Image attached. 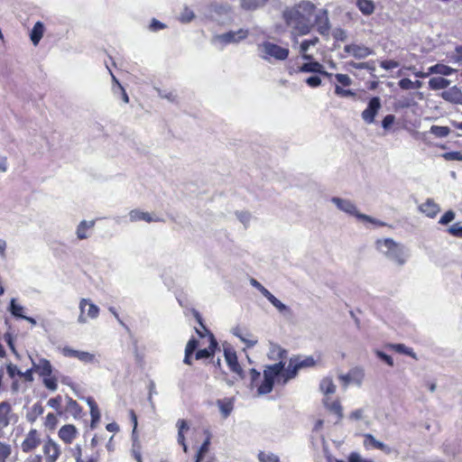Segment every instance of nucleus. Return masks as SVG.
<instances>
[{"mask_svg": "<svg viewBox=\"0 0 462 462\" xmlns=\"http://www.w3.org/2000/svg\"><path fill=\"white\" fill-rule=\"evenodd\" d=\"M456 214L453 210H448L439 220V224L440 225H448L451 221L455 219Z\"/></svg>", "mask_w": 462, "mask_h": 462, "instance_id": "obj_55", "label": "nucleus"}, {"mask_svg": "<svg viewBox=\"0 0 462 462\" xmlns=\"http://www.w3.org/2000/svg\"><path fill=\"white\" fill-rule=\"evenodd\" d=\"M12 453V447L10 444L2 442L0 440V462H5Z\"/></svg>", "mask_w": 462, "mask_h": 462, "instance_id": "obj_46", "label": "nucleus"}, {"mask_svg": "<svg viewBox=\"0 0 462 462\" xmlns=\"http://www.w3.org/2000/svg\"><path fill=\"white\" fill-rule=\"evenodd\" d=\"M61 353L64 356L78 358L85 364H93L97 362L95 355L87 351L75 350L69 346H64L61 349Z\"/></svg>", "mask_w": 462, "mask_h": 462, "instance_id": "obj_10", "label": "nucleus"}, {"mask_svg": "<svg viewBox=\"0 0 462 462\" xmlns=\"http://www.w3.org/2000/svg\"><path fill=\"white\" fill-rule=\"evenodd\" d=\"M335 93L338 97H352L356 96V92L351 89H344L340 86L336 85L335 86Z\"/></svg>", "mask_w": 462, "mask_h": 462, "instance_id": "obj_54", "label": "nucleus"}, {"mask_svg": "<svg viewBox=\"0 0 462 462\" xmlns=\"http://www.w3.org/2000/svg\"><path fill=\"white\" fill-rule=\"evenodd\" d=\"M316 5L309 0H301L282 12V19L291 30L300 35L309 34L313 28V15Z\"/></svg>", "mask_w": 462, "mask_h": 462, "instance_id": "obj_1", "label": "nucleus"}, {"mask_svg": "<svg viewBox=\"0 0 462 462\" xmlns=\"http://www.w3.org/2000/svg\"><path fill=\"white\" fill-rule=\"evenodd\" d=\"M356 7L364 15L372 14L375 9L372 0H356Z\"/></svg>", "mask_w": 462, "mask_h": 462, "instance_id": "obj_29", "label": "nucleus"}, {"mask_svg": "<svg viewBox=\"0 0 462 462\" xmlns=\"http://www.w3.org/2000/svg\"><path fill=\"white\" fill-rule=\"evenodd\" d=\"M205 434L207 435V438L203 441L201 446L199 447V448L195 456V462H200L203 459L204 454L207 453L208 450V448L210 445L211 434L208 430H205Z\"/></svg>", "mask_w": 462, "mask_h": 462, "instance_id": "obj_34", "label": "nucleus"}, {"mask_svg": "<svg viewBox=\"0 0 462 462\" xmlns=\"http://www.w3.org/2000/svg\"><path fill=\"white\" fill-rule=\"evenodd\" d=\"M430 132L437 137L443 138L448 135L450 129L448 126L432 125Z\"/></svg>", "mask_w": 462, "mask_h": 462, "instance_id": "obj_44", "label": "nucleus"}, {"mask_svg": "<svg viewBox=\"0 0 462 462\" xmlns=\"http://www.w3.org/2000/svg\"><path fill=\"white\" fill-rule=\"evenodd\" d=\"M167 27V25L159 20L153 18L149 25V29L152 32H158L160 30H163Z\"/></svg>", "mask_w": 462, "mask_h": 462, "instance_id": "obj_60", "label": "nucleus"}, {"mask_svg": "<svg viewBox=\"0 0 462 462\" xmlns=\"http://www.w3.org/2000/svg\"><path fill=\"white\" fill-rule=\"evenodd\" d=\"M390 347L399 354H403L417 360L418 356L412 348L406 346L404 344H392Z\"/></svg>", "mask_w": 462, "mask_h": 462, "instance_id": "obj_36", "label": "nucleus"}, {"mask_svg": "<svg viewBox=\"0 0 462 462\" xmlns=\"http://www.w3.org/2000/svg\"><path fill=\"white\" fill-rule=\"evenodd\" d=\"M271 354L275 356L280 361L276 364L267 365L263 370V377L274 382L275 379L282 377V373L285 369V362L283 360L287 357L288 352L280 346H273Z\"/></svg>", "mask_w": 462, "mask_h": 462, "instance_id": "obj_5", "label": "nucleus"}, {"mask_svg": "<svg viewBox=\"0 0 462 462\" xmlns=\"http://www.w3.org/2000/svg\"><path fill=\"white\" fill-rule=\"evenodd\" d=\"M129 219L131 222L145 221L147 223L160 221V218H154L150 213L140 209H133L129 212Z\"/></svg>", "mask_w": 462, "mask_h": 462, "instance_id": "obj_20", "label": "nucleus"}, {"mask_svg": "<svg viewBox=\"0 0 462 462\" xmlns=\"http://www.w3.org/2000/svg\"><path fill=\"white\" fill-rule=\"evenodd\" d=\"M462 92L457 86L451 87L441 93V97L448 102L458 104Z\"/></svg>", "mask_w": 462, "mask_h": 462, "instance_id": "obj_22", "label": "nucleus"}, {"mask_svg": "<svg viewBox=\"0 0 462 462\" xmlns=\"http://www.w3.org/2000/svg\"><path fill=\"white\" fill-rule=\"evenodd\" d=\"M32 363L34 368V371L39 374L40 376H47L51 375L52 374V365L51 362L46 358H40L38 363H35L32 359Z\"/></svg>", "mask_w": 462, "mask_h": 462, "instance_id": "obj_17", "label": "nucleus"}, {"mask_svg": "<svg viewBox=\"0 0 462 462\" xmlns=\"http://www.w3.org/2000/svg\"><path fill=\"white\" fill-rule=\"evenodd\" d=\"M194 18H195L194 12L190 8H189L188 6L185 5L183 7L182 11L180 12L178 19L181 23H189L191 21H193Z\"/></svg>", "mask_w": 462, "mask_h": 462, "instance_id": "obj_43", "label": "nucleus"}, {"mask_svg": "<svg viewBox=\"0 0 462 462\" xmlns=\"http://www.w3.org/2000/svg\"><path fill=\"white\" fill-rule=\"evenodd\" d=\"M450 80L442 77H434L429 80V87L432 90H439L448 88Z\"/></svg>", "mask_w": 462, "mask_h": 462, "instance_id": "obj_27", "label": "nucleus"}, {"mask_svg": "<svg viewBox=\"0 0 462 462\" xmlns=\"http://www.w3.org/2000/svg\"><path fill=\"white\" fill-rule=\"evenodd\" d=\"M44 411L42 405L40 402H36L32 405L31 411L26 415V419L30 422H34L36 419L41 416Z\"/></svg>", "mask_w": 462, "mask_h": 462, "instance_id": "obj_38", "label": "nucleus"}, {"mask_svg": "<svg viewBox=\"0 0 462 462\" xmlns=\"http://www.w3.org/2000/svg\"><path fill=\"white\" fill-rule=\"evenodd\" d=\"M319 42V39L318 37L302 41L300 45V52H307L311 46H315Z\"/></svg>", "mask_w": 462, "mask_h": 462, "instance_id": "obj_50", "label": "nucleus"}, {"mask_svg": "<svg viewBox=\"0 0 462 462\" xmlns=\"http://www.w3.org/2000/svg\"><path fill=\"white\" fill-rule=\"evenodd\" d=\"M217 404L224 418H227L234 409L233 402L230 399L217 400Z\"/></svg>", "mask_w": 462, "mask_h": 462, "instance_id": "obj_32", "label": "nucleus"}, {"mask_svg": "<svg viewBox=\"0 0 462 462\" xmlns=\"http://www.w3.org/2000/svg\"><path fill=\"white\" fill-rule=\"evenodd\" d=\"M156 91L160 97L165 98L171 103H175L177 101V95L171 90H165L161 88H156Z\"/></svg>", "mask_w": 462, "mask_h": 462, "instance_id": "obj_48", "label": "nucleus"}, {"mask_svg": "<svg viewBox=\"0 0 462 462\" xmlns=\"http://www.w3.org/2000/svg\"><path fill=\"white\" fill-rule=\"evenodd\" d=\"M291 358L294 360L300 369L312 367L316 365V360L312 356L305 357L300 356H293Z\"/></svg>", "mask_w": 462, "mask_h": 462, "instance_id": "obj_31", "label": "nucleus"}, {"mask_svg": "<svg viewBox=\"0 0 462 462\" xmlns=\"http://www.w3.org/2000/svg\"><path fill=\"white\" fill-rule=\"evenodd\" d=\"M42 451L46 456L47 462H55L60 455L59 445L51 438L45 441Z\"/></svg>", "mask_w": 462, "mask_h": 462, "instance_id": "obj_11", "label": "nucleus"}, {"mask_svg": "<svg viewBox=\"0 0 462 462\" xmlns=\"http://www.w3.org/2000/svg\"><path fill=\"white\" fill-rule=\"evenodd\" d=\"M95 226V220H82L77 226L76 235L79 240L87 239L88 237V230Z\"/></svg>", "mask_w": 462, "mask_h": 462, "instance_id": "obj_26", "label": "nucleus"}, {"mask_svg": "<svg viewBox=\"0 0 462 462\" xmlns=\"http://www.w3.org/2000/svg\"><path fill=\"white\" fill-rule=\"evenodd\" d=\"M330 201L342 212L350 216L356 217L358 220L366 221L376 226H383L385 224L378 219H375L368 215L360 213L357 210L356 204L350 199H342L339 197H332Z\"/></svg>", "mask_w": 462, "mask_h": 462, "instance_id": "obj_3", "label": "nucleus"}, {"mask_svg": "<svg viewBox=\"0 0 462 462\" xmlns=\"http://www.w3.org/2000/svg\"><path fill=\"white\" fill-rule=\"evenodd\" d=\"M12 407L8 402H0V428H6L11 421Z\"/></svg>", "mask_w": 462, "mask_h": 462, "instance_id": "obj_18", "label": "nucleus"}, {"mask_svg": "<svg viewBox=\"0 0 462 462\" xmlns=\"http://www.w3.org/2000/svg\"><path fill=\"white\" fill-rule=\"evenodd\" d=\"M225 360L230 371L235 374L239 379H244L245 374L240 365L236 352L234 347L227 342L222 344Z\"/></svg>", "mask_w": 462, "mask_h": 462, "instance_id": "obj_7", "label": "nucleus"}, {"mask_svg": "<svg viewBox=\"0 0 462 462\" xmlns=\"http://www.w3.org/2000/svg\"><path fill=\"white\" fill-rule=\"evenodd\" d=\"M382 107L381 98L379 97H373L368 101L366 108L362 112V119L365 123L371 125L374 122L375 116Z\"/></svg>", "mask_w": 462, "mask_h": 462, "instance_id": "obj_9", "label": "nucleus"}, {"mask_svg": "<svg viewBox=\"0 0 462 462\" xmlns=\"http://www.w3.org/2000/svg\"><path fill=\"white\" fill-rule=\"evenodd\" d=\"M300 368L294 360L291 357L289 365L285 369L284 373H282V383H287L291 379H293L297 376Z\"/></svg>", "mask_w": 462, "mask_h": 462, "instance_id": "obj_23", "label": "nucleus"}, {"mask_svg": "<svg viewBox=\"0 0 462 462\" xmlns=\"http://www.w3.org/2000/svg\"><path fill=\"white\" fill-rule=\"evenodd\" d=\"M319 389L324 394H332L336 392V385L329 377H325L320 381Z\"/></svg>", "mask_w": 462, "mask_h": 462, "instance_id": "obj_37", "label": "nucleus"}, {"mask_svg": "<svg viewBox=\"0 0 462 462\" xmlns=\"http://www.w3.org/2000/svg\"><path fill=\"white\" fill-rule=\"evenodd\" d=\"M274 382L271 379L263 377L262 383L258 386L257 392L259 395L270 393L273 389Z\"/></svg>", "mask_w": 462, "mask_h": 462, "instance_id": "obj_42", "label": "nucleus"}, {"mask_svg": "<svg viewBox=\"0 0 462 462\" xmlns=\"http://www.w3.org/2000/svg\"><path fill=\"white\" fill-rule=\"evenodd\" d=\"M316 26L317 32L323 37L328 38L331 29V24L327 9H319L315 14L313 27Z\"/></svg>", "mask_w": 462, "mask_h": 462, "instance_id": "obj_8", "label": "nucleus"}, {"mask_svg": "<svg viewBox=\"0 0 462 462\" xmlns=\"http://www.w3.org/2000/svg\"><path fill=\"white\" fill-rule=\"evenodd\" d=\"M375 247L387 260L399 266L404 265L409 258L408 249L392 238L377 239Z\"/></svg>", "mask_w": 462, "mask_h": 462, "instance_id": "obj_2", "label": "nucleus"}, {"mask_svg": "<svg viewBox=\"0 0 462 462\" xmlns=\"http://www.w3.org/2000/svg\"><path fill=\"white\" fill-rule=\"evenodd\" d=\"M86 402L90 409V416H91L90 428L95 429L97 423L100 420V411H99V409H98V406H97L96 401L92 397H88L86 399Z\"/></svg>", "mask_w": 462, "mask_h": 462, "instance_id": "obj_21", "label": "nucleus"}, {"mask_svg": "<svg viewBox=\"0 0 462 462\" xmlns=\"http://www.w3.org/2000/svg\"><path fill=\"white\" fill-rule=\"evenodd\" d=\"M344 51L354 56L356 59H365L372 54L374 51L365 45L347 44L344 47Z\"/></svg>", "mask_w": 462, "mask_h": 462, "instance_id": "obj_12", "label": "nucleus"}, {"mask_svg": "<svg viewBox=\"0 0 462 462\" xmlns=\"http://www.w3.org/2000/svg\"><path fill=\"white\" fill-rule=\"evenodd\" d=\"M249 35V30L241 28L237 31H228L225 33L216 34L213 36L211 42L213 44L219 43L221 48L228 44H236L245 40Z\"/></svg>", "mask_w": 462, "mask_h": 462, "instance_id": "obj_6", "label": "nucleus"}, {"mask_svg": "<svg viewBox=\"0 0 462 462\" xmlns=\"http://www.w3.org/2000/svg\"><path fill=\"white\" fill-rule=\"evenodd\" d=\"M374 353L379 359H381L383 362H384L389 366L393 367L394 365L393 359L391 356L387 355L386 353H384L382 350H375Z\"/></svg>", "mask_w": 462, "mask_h": 462, "instance_id": "obj_53", "label": "nucleus"}, {"mask_svg": "<svg viewBox=\"0 0 462 462\" xmlns=\"http://www.w3.org/2000/svg\"><path fill=\"white\" fill-rule=\"evenodd\" d=\"M419 210L426 217L434 218L440 211V208L432 199H427L424 203L419 206Z\"/></svg>", "mask_w": 462, "mask_h": 462, "instance_id": "obj_15", "label": "nucleus"}, {"mask_svg": "<svg viewBox=\"0 0 462 462\" xmlns=\"http://www.w3.org/2000/svg\"><path fill=\"white\" fill-rule=\"evenodd\" d=\"M325 407L330 411L337 415V420L336 423H337L339 420L343 418V408L340 404L339 401H334L332 402H328V400L324 401Z\"/></svg>", "mask_w": 462, "mask_h": 462, "instance_id": "obj_30", "label": "nucleus"}, {"mask_svg": "<svg viewBox=\"0 0 462 462\" xmlns=\"http://www.w3.org/2000/svg\"><path fill=\"white\" fill-rule=\"evenodd\" d=\"M42 382L45 387L52 392L58 388L57 379L51 375L43 376Z\"/></svg>", "mask_w": 462, "mask_h": 462, "instance_id": "obj_49", "label": "nucleus"}, {"mask_svg": "<svg viewBox=\"0 0 462 462\" xmlns=\"http://www.w3.org/2000/svg\"><path fill=\"white\" fill-rule=\"evenodd\" d=\"M258 459L260 462H280V458L277 455L273 453H265L263 451H260L258 453Z\"/></svg>", "mask_w": 462, "mask_h": 462, "instance_id": "obj_47", "label": "nucleus"}, {"mask_svg": "<svg viewBox=\"0 0 462 462\" xmlns=\"http://www.w3.org/2000/svg\"><path fill=\"white\" fill-rule=\"evenodd\" d=\"M456 70L449 66L445 64L438 63L431 67H430V73L432 74H439L443 76H449L453 74Z\"/></svg>", "mask_w": 462, "mask_h": 462, "instance_id": "obj_33", "label": "nucleus"}, {"mask_svg": "<svg viewBox=\"0 0 462 462\" xmlns=\"http://www.w3.org/2000/svg\"><path fill=\"white\" fill-rule=\"evenodd\" d=\"M260 51L259 56L261 59L269 61L271 59H274L279 61H283L288 59L290 50L286 47H282L276 43L265 41L258 45Z\"/></svg>", "mask_w": 462, "mask_h": 462, "instance_id": "obj_4", "label": "nucleus"}, {"mask_svg": "<svg viewBox=\"0 0 462 462\" xmlns=\"http://www.w3.org/2000/svg\"><path fill=\"white\" fill-rule=\"evenodd\" d=\"M267 0H241V6L247 11H254L264 5Z\"/></svg>", "mask_w": 462, "mask_h": 462, "instance_id": "obj_40", "label": "nucleus"}, {"mask_svg": "<svg viewBox=\"0 0 462 462\" xmlns=\"http://www.w3.org/2000/svg\"><path fill=\"white\" fill-rule=\"evenodd\" d=\"M44 24L42 22H37L34 23L32 29L30 32V39L34 46H37L42 40L44 33Z\"/></svg>", "mask_w": 462, "mask_h": 462, "instance_id": "obj_24", "label": "nucleus"}, {"mask_svg": "<svg viewBox=\"0 0 462 462\" xmlns=\"http://www.w3.org/2000/svg\"><path fill=\"white\" fill-rule=\"evenodd\" d=\"M199 344V343L197 338L191 337L186 345L185 351H187L188 353L193 354L197 350Z\"/></svg>", "mask_w": 462, "mask_h": 462, "instance_id": "obj_62", "label": "nucleus"}, {"mask_svg": "<svg viewBox=\"0 0 462 462\" xmlns=\"http://www.w3.org/2000/svg\"><path fill=\"white\" fill-rule=\"evenodd\" d=\"M399 62L398 61H395L393 60H383L381 61L380 63V66L386 69V70H390V69H396L399 67Z\"/></svg>", "mask_w": 462, "mask_h": 462, "instance_id": "obj_63", "label": "nucleus"}, {"mask_svg": "<svg viewBox=\"0 0 462 462\" xmlns=\"http://www.w3.org/2000/svg\"><path fill=\"white\" fill-rule=\"evenodd\" d=\"M218 349V343L212 333H209V345L208 347L199 349L195 353L197 360L213 357L216 351Z\"/></svg>", "mask_w": 462, "mask_h": 462, "instance_id": "obj_13", "label": "nucleus"}, {"mask_svg": "<svg viewBox=\"0 0 462 462\" xmlns=\"http://www.w3.org/2000/svg\"><path fill=\"white\" fill-rule=\"evenodd\" d=\"M332 36L336 41L344 42L347 38L346 31L342 28H335Z\"/></svg>", "mask_w": 462, "mask_h": 462, "instance_id": "obj_56", "label": "nucleus"}, {"mask_svg": "<svg viewBox=\"0 0 462 462\" xmlns=\"http://www.w3.org/2000/svg\"><path fill=\"white\" fill-rule=\"evenodd\" d=\"M323 65L319 63V61L313 60L303 63L300 68V72H306V73H316L319 74L321 71Z\"/></svg>", "mask_w": 462, "mask_h": 462, "instance_id": "obj_28", "label": "nucleus"}, {"mask_svg": "<svg viewBox=\"0 0 462 462\" xmlns=\"http://www.w3.org/2000/svg\"><path fill=\"white\" fill-rule=\"evenodd\" d=\"M334 77L337 79V81L342 86L348 87L352 83L351 79L346 74L337 73L334 75Z\"/></svg>", "mask_w": 462, "mask_h": 462, "instance_id": "obj_59", "label": "nucleus"}, {"mask_svg": "<svg viewBox=\"0 0 462 462\" xmlns=\"http://www.w3.org/2000/svg\"><path fill=\"white\" fill-rule=\"evenodd\" d=\"M79 309L81 313L87 312L88 317L90 319H96L99 313V308L87 299L80 300Z\"/></svg>", "mask_w": 462, "mask_h": 462, "instance_id": "obj_19", "label": "nucleus"}, {"mask_svg": "<svg viewBox=\"0 0 462 462\" xmlns=\"http://www.w3.org/2000/svg\"><path fill=\"white\" fill-rule=\"evenodd\" d=\"M446 161H462V153L460 152H448L442 154Z\"/></svg>", "mask_w": 462, "mask_h": 462, "instance_id": "obj_57", "label": "nucleus"}, {"mask_svg": "<svg viewBox=\"0 0 462 462\" xmlns=\"http://www.w3.org/2000/svg\"><path fill=\"white\" fill-rule=\"evenodd\" d=\"M348 462H373L372 460L363 458L359 453L352 452L348 456Z\"/></svg>", "mask_w": 462, "mask_h": 462, "instance_id": "obj_64", "label": "nucleus"}, {"mask_svg": "<svg viewBox=\"0 0 462 462\" xmlns=\"http://www.w3.org/2000/svg\"><path fill=\"white\" fill-rule=\"evenodd\" d=\"M448 232L455 237L462 238V226L459 223H456L448 227Z\"/></svg>", "mask_w": 462, "mask_h": 462, "instance_id": "obj_58", "label": "nucleus"}, {"mask_svg": "<svg viewBox=\"0 0 462 462\" xmlns=\"http://www.w3.org/2000/svg\"><path fill=\"white\" fill-rule=\"evenodd\" d=\"M365 437V446L367 444L373 446L374 448L380 449L386 454H390L392 449L389 446L385 445L383 442L377 440L372 434L366 433L364 435Z\"/></svg>", "mask_w": 462, "mask_h": 462, "instance_id": "obj_25", "label": "nucleus"}, {"mask_svg": "<svg viewBox=\"0 0 462 462\" xmlns=\"http://www.w3.org/2000/svg\"><path fill=\"white\" fill-rule=\"evenodd\" d=\"M350 378L352 381V383H355L358 386H360L363 383V380L365 378V372L362 367L356 366L352 368L350 371Z\"/></svg>", "mask_w": 462, "mask_h": 462, "instance_id": "obj_35", "label": "nucleus"}, {"mask_svg": "<svg viewBox=\"0 0 462 462\" xmlns=\"http://www.w3.org/2000/svg\"><path fill=\"white\" fill-rule=\"evenodd\" d=\"M40 439L38 438V431L34 429L31 430L22 442V450L25 453L32 451L40 445Z\"/></svg>", "mask_w": 462, "mask_h": 462, "instance_id": "obj_14", "label": "nucleus"}, {"mask_svg": "<svg viewBox=\"0 0 462 462\" xmlns=\"http://www.w3.org/2000/svg\"><path fill=\"white\" fill-rule=\"evenodd\" d=\"M68 409L74 415V417L79 416L82 411L80 405L75 400H73L71 398H69Z\"/></svg>", "mask_w": 462, "mask_h": 462, "instance_id": "obj_52", "label": "nucleus"}, {"mask_svg": "<svg viewBox=\"0 0 462 462\" xmlns=\"http://www.w3.org/2000/svg\"><path fill=\"white\" fill-rule=\"evenodd\" d=\"M349 67H352L356 69H368L370 71H374L375 66L374 61H368V62H355V61H349L347 63Z\"/></svg>", "mask_w": 462, "mask_h": 462, "instance_id": "obj_45", "label": "nucleus"}, {"mask_svg": "<svg viewBox=\"0 0 462 462\" xmlns=\"http://www.w3.org/2000/svg\"><path fill=\"white\" fill-rule=\"evenodd\" d=\"M112 91H113L114 95H116V96L120 95L123 101L125 104H127L129 102V97H128L125 88L121 84H118V86H113Z\"/></svg>", "mask_w": 462, "mask_h": 462, "instance_id": "obj_51", "label": "nucleus"}, {"mask_svg": "<svg viewBox=\"0 0 462 462\" xmlns=\"http://www.w3.org/2000/svg\"><path fill=\"white\" fill-rule=\"evenodd\" d=\"M8 310H9L10 313L14 318L23 319V316H24L23 314L24 308L22 305L18 304L16 302V300L14 299V298L10 300V305H9V309Z\"/></svg>", "mask_w": 462, "mask_h": 462, "instance_id": "obj_41", "label": "nucleus"}, {"mask_svg": "<svg viewBox=\"0 0 462 462\" xmlns=\"http://www.w3.org/2000/svg\"><path fill=\"white\" fill-rule=\"evenodd\" d=\"M272 305L283 316L290 317L292 315V311L291 308L284 303H282L280 300L274 297L271 301Z\"/></svg>", "mask_w": 462, "mask_h": 462, "instance_id": "obj_39", "label": "nucleus"}, {"mask_svg": "<svg viewBox=\"0 0 462 462\" xmlns=\"http://www.w3.org/2000/svg\"><path fill=\"white\" fill-rule=\"evenodd\" d=\"M77 433L78 430L74 425L66 424L60 429L58 435L66 444H70L76 438Z\"/></svg>", "mask_w": 462, "mask_h": 462, "instance_id": "obj_16", "label": "nucleus"}, {"mask_svg": "<svg viewBox=\"0 0 462 462\" xmlns=\"http://www.w3.org/2000/svg\"><path fill=\"white\" fill-rule=\"evenodd\" d=\"M305 82L310 88H317L321 85V79L319 76L314 75L307 78Z\"/></svg>", "mask_w": 462, "mask_h": 462, "instance_id": "obj_61", "label": "nucleus"}]
</instances>
